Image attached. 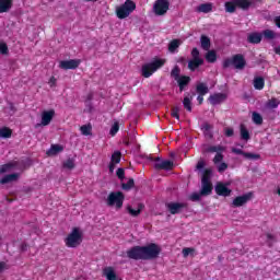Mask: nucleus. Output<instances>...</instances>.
<instances>
[{"label":"nucleus","mask_w":280,"mask_h":280,"mask_svg":"<svg viewBox=\"0 0 280 280\" xmlns=\"http://www.w3.org/2000/svg\"><path fill=\"white\" fill-rule=\"evenodd\" d=\"M116 176H117V178H119V180H124V178H126V170H124V168H118L117 171H116Z\"/></svg>","instance_id":"obj_49"},{"label":"nucleus","mask_w":280,"mask_h":280,"mask_svg":"<svg viewBox=\"0 0 280 280\" xmlns=\"http://www.w3.org/2000/svg\"><path fill=\"white\" fill-rule=\"evenodd\" d=\"M214 191L217 196H223L224 198L231 196V189L223 183H218L214 187Z\"/></svg>","instance_id":"obj_13"},{"label":"nucleus","mask_w":280,"mask_h":280,"mask_svg":"<svg viewBox=\"0 0 280 280\" xmlns=\"http://www.w3.org/2000/svg\"><path fill=\"white\" fill-rule=\"evenodd\" d=\"M178 47H180V39H173L168 44V51L174 54Z\"/></svg>","instance_id":"obj_33"},{"label":"nucleus","mask_w":280,"mask_h":280,"mask_svg":"<svg viewBox=\"0 0 280 280\" xmlns=\"http://www.w3.org/2000/svg\"><path fill=\"white\" fill-rule=\"evenodd\" d=\"M190 253H194V248H191V247H185L184 249H183V255H184V257H189V254Z\"/></svg>","instance_id":"obj_56"},{"label":"nucleus","mask_w":280,"mask_h":280,"mask_svg":"<svg viewBox=\"0 0 280 280\" xmlns=\"http://www.w3.org/2000/svg\"><path fill=\"white\" fill-rule=\"evenodd\" d=\"M203 152L210 153V154H213V152H217V154L213 158L214 165H218V163H222V161H224V154H222L224 152V147L220 144L207 147L203 150Z\"/></svg>","instance_id":"obj_8"},{"label":"nucleus","mask_w":280,"mask_h":280,"mask_svg":"<svg viewBox=\"0 0 280 280\" xmlns=\"http://www.w3.org/2000/svg\"><path fill=\"white\" fill-rule=\"evenodd\" d=\"M196 92L198 95H207V93H209V86H207L206 83H199L196 86Z\"/></svg>","instance_id":"obj_31"},{"label":"nucleus","mask_w":280,"mask_h":280,"mask_svg":"<svg viewBox=\"0 0 280 280\" xmlns=\"http://www.w3.org/2000/svg\"><path fill=\"white\" fill-rule=\"evenodd\" d=\"M132 187H135L133 178H129V180L127 183L121 184V189H124L125 191H130V189H132Z\"/></svg>","instance_id":"obj_41"},{"label":"nucleus","mask_w":280,"mask_h":280,"mask_svg":"<svg viewBox=\"0 0 280 280\" xmlns=\"http://www.w3.org/2000/svg\"><path fill=\"white\" fill-rule=\"evenodd\" d=\"M240 130H241V139L243 141H248L250 139V132L248 131L246 126L241 125Z\"/></svg>","instance_id":"obj_32"},{"label":"nucleus","mask_w":280,"mask_h":280,"mask_svg":"<svg viewBox=\"0 0 280 280\" xmlns=\"http://www.w3.org/2000/svg\"><path fill=\"white\" fill-rule=\"evenodd\" d=\"M211 174H213V171H211V168H206L203 171V174L201 177V189H200L201 196H211L213 194V184L211 183Z\"/></svg>","instance_id":"obj_3"},{"label":"nucleus","mask_w":280,"mask_h":280,"mask_svg":"<svg viewBox=\"0 0 280 280\" xmlns=\"http://www.w3.org/2000/svg\"><path fill=\"white\" fill-rule=\"evenodd\" d=\"M208 100L212 106H218V104H222L226 100V94L215 93L210 95Z\"/></svg>","instance_id":"obj_16"},{"label":"nucleus","mask_w":280,"mask_h":280,"mask_svg":"<svg viewBox=\"0 0 280 280\" xmlns=\"http://www.w3.org/2000/svg\"><path fill=\"white\" fill-rule=\"evenodd\" d=\"M197 170H203L205 168V161L200 160L197 165H196Z\"/></svg>","instance_id":"obj_59"},{"label":"nucleus","mask_w":280,"mask_h":280,"mask_svg":"<svg viewBox=\"0 0 280 280\" xmlns=\"http://www.w3.org/2000/svg\"><path fill=\"white\" fill-rule=\"evenodd\" d=\"M206 60L210 63L215 62L218 60V54L215 52V50H208V52L206 54Z\"/></svg>","instance_id":"obj_34"},{"label":"nucleus","mask_w":280,"mask_h":280,"mask_svg":"<svg viewBox=\"0 0 280 280\" xmlns=\"http://www.w3.org/2000/svg\"><path fill=\"white\" fill-rule=\"evenodd\" d=\"M166 209L171 215H176L183 213L185 209H189V203L187 202H168L166 203Z\"/></svg>","instance_id":"obj_10"},{"label":"nucleus","mask_w":280,"mask_h":280,"mask_svg":"<svg viewBox=\"0 0 280 280\" xmlns=\"http://www.w3.org/2000/svg\"><path fill=\"white\" fill-rule=\"evenodd\" d=\"M110 163H114V164H119L121 163V151H115L113 154H112V160H110Z\"/></svg>","instance_id":"obj_39"},{"label":"nucleus","mask_w":280,"mask_h":280,"mask_svg":"<svg viewBox=\"0 0 280 280\" xmlns=\"http://www.w3.org/2000/svg\"><path fill=\"white\" fill-rule=\"evenodd\" d=\"M80 244H82V232H80V228H73L65 238V245L67 248H78Z\"/></svg>","instance_id":"obj_6"},{"label":"nucleus","mask_w":280,"mask_h":280,"mask_svg":"<svg viewBox=\"0 0 280 280\" xmlns=\"http://www.w3.org/2000/svg\"><path fill=\"white\" fill-rule=\"evenodd\" d=\"M226 170H229V164H226V162H222L219 166H218V172L220 174H222V172H226Z\"/></svg>","instance_id":"obj_54"},{"label":"nucleus","mask_w":280,"mask_h":280,"mask_svg":"<svg viewBox=\"0 0 280 280\" xmlns=\"http://www.w3.org/2000/svg\"><path fill=\"white\" fill-rule=\"evenodd\" d=\"M55 115H56V110L54 109L44 110L42 113V126H49Z\"/></svg>","instance_id":"obj_14"},{"label":"nucleus","mask_w":280,"mask_h":280,"mask_svg":"<svg viewBox=\"0 0 280 280\" xmlns=\"http://www.w3.org/2000/svg\"><path fill=\"white\" fill-rule=\"evenodd\" d=\"M183 105H184V108L188 110V113H191V98H189L188 96H185L183 101Z\"/></svg>","instance_id":"obj_46"},{"label":"nucleus","mask_w":280,"mask_h":280,"mask_svg":"<svg viewBox=\"0 0 280 280\" xmlns=\"http://www.w3.org/2000/svg\"><path fill=\"white\" fill-rule=\"evenodd\" d=\"M252 120L256 124V126H261V124H264V117L257 112H253Z\"/></svg>","instance_id":"obj_36"},{"label":"nucleus","mask_w":280,"mask_h":280,"mask_svg":"<svg viewBox=\"0 0 280 280\" xmlns=\"http://www.w3.org/2000/svg\"><path fill=\"white\" fill-rule=\"evenodd\" d=\"M275 23H276V25L279 27V30H280V16H276L275 18Z\"/></svg>","instance_id":"obj_64"},{"label":"nucleus","mask_w":280,"mask_h":280,"mask_svg":"<svg viewBox=\"0 0 280 280\" xmlns=\"http://www.w3.org/2000/svg\"><path fill=\"white\" fill-rule=\"evenodd\" d=\"M165 66V59L155 58L149 63H144L141 68L142 78H152L159 69Z\"/></svg>","instance_id":"obj_2"},{"label":"nucleus","mask_w":280,"mask_h":280,"mask_svg":"<svg viewBox=\"0 0 280 280\" xmlns=\"http://www.w3.org/2000/svg\"><path fill=\"white\" fill-rule=\"evenodd\" d=\"M261 33L254 32L247 35V43H249L250 45H259V43H261Z\"/></svg>","instance_id":"obj_18"},{"label":"nucleus","mask_w":280,"mask_h":280,"mask_svg":"<svg viewBox=\"0 0 280 280\" xmlns=\"http://www.w3.org/2000/svg\"><path fill=\"white\" fill-rule=\"evenodd\" d=\"M8 51H9L8 44L0 43V54H2V56H7Z\"/></svg>","instance_id":"obj_52"},{"label":"nucleus","mask_w":280,"mask_h":280,"mask_svg":"<svg viewBox=\"0 0 280 280\" xmlns=\"http://www.w3.org/2000/svg\"><path fill=\"white\" fill-rule=\"evenodd\" d=\"M137 10V3L132 0H126L124 4L116 8L117 19L124 20L128 19L133 11Z\"/></svg>","instance_id":"obj_5"},{"label":"nucleus","mask_w":280,"mask_h":280,"mask_svg":"<svg viewBox=\"0 0 280 280\" xmlns=\"http://www.w3.org/2000/svg\"><path fill=\"white\" fill-rule=\"evenodd\" d=\"M200 43H201V48L205 51H209V49H211V38H209V36L201 35Z\"/></svg>","instance_id":"obj_26"},{"label":"nucleus","mask_w":280,"mask_h":280,"mask_svg":"<svg viewBox=\"0 0 280 280\" xmlns=\"http://www.w3.org/2000/svg\"><path fill=\"white\" fill-rule=\"evenodd\" d=\"M180 68L175 66L171 71V78H174L175 82L180 78Z\"/></svg>","instance_id":"obj_43"},{"label":"nucleus","mask_w":280,"mask_h":280,"mask_svg":"<svg viewBox=\"0 0 280 280\" xmlns=\"http://www.w3.org/2000/svg\"><path fill=\"white\" fill-rule=\"evenodd\" d=\"M60 152H65V147L61 144H51L50 149L46 152L48 156H56V154H60Z\"/></svg>","instance_id":"obj_21"},{"label":"nucleus","mask_w":280,"mask_h":280,"mask_svg":"<svg viewBox=\"0 0 280 280\" xmlns=\"http://www.w3.org/2000/svg\"><path fill=\"white\" fill-rule=\"evenodd\" d=\"M225 137H233L235 135V130L231 127H226L223 130Z\"/></svg>","instance_id":"obj_53"},{"label":"nucleus","mask_w":280,"mask_h":280,"mask_svg":"<svg viewBox=\"0 0 280 280\" xmlns=\"http://www.w3.org/2000/svg\"><path fill=\"white\" fill-rule=\"evenodd\" d=\"M15 180H19V173L8 174L0 179V185H8L10 183H15Z\"/></svg>","instance_id":"obj_19"},{"label":"nucleus","mask_w":280,"mask_h":280,"mask_svg":"<svg viewBox=\"0 0 280 280\" xmlns=\"http://www.w3.org/2000/svg\"><path fill=\"white\" fill-rule=\"evenodd\" d=\"M0 137L2 139H10V137H12V129L8 127L0 128Z\"/></svg>","instance_id":"obj_37"},{"label":"nucleus","mask_w":280,"mask_h":280,"mask_svg":"<svg viewBox=\"0 0 280 280\" xmlns=\"http://www.w3.org/2000/svg\"><path fill=\"white\" fill-rule=\"evenodd\" d=\"M201 65H205L203 59H191L188 61V69L190 71H196L198 67H201Z\"/></svg>","instance_id":"obj_25"},{"label":"nucleus","mask_w":280,"mask_h":280,"mask_svg":"<svg viewBox=\"0 0 280 280\" xmlns=\"http://www.w3.org/2000/svg\"><path fill=\"white\" fill-rule=\"evenodd\" d=\"M155 170H164L165 172H172L174 170V162L172 160H164L154 164Z\"/></svg>","instance_id":"obj_15"},{"label":"nucleus","mask_w":280,"mask_h":280,"mask_svg":"<svg viewBox=\"0 0 280 280\" xmlns=\"http://www.w3.org/2000/svg\"><path fill=\"white\" fill-rule=\"evenodd\" d=\"M232 152H233V154H238V155L244 156V158H245V154H246V152H244V150L237 149V148H233Z\"/></svg>","instance_id":"obj_55"},{"label":"nucleus","mask_w":280,"mask_h":280,"mask_svg":"<svg viewBox=\"0 0 280 280\" xmlns=\"http://www.w3.org/2000/svg\"><path fill=\"white\" fill-rule=\"evenodd\" d=\"M62 167H65V170H74L75 161L73 159H68L62 163Z\"/></svg>","instance_id":"obj_40"},{"label":"nucleus","mask_w":280,"mask_h":280,"mask_svg":"<svg viewBox=\"0 0 280 280\" xmlns=\"http://www.w3.org/2000/svg\"><path fill=\"white\" fill-rule=\"evenodd\" d=\"M103 277H105L107 280H117V273L115 272V268L105 267L103 269Z\"/></svg>","instance_id":"obj_22"},{"label":"nucleus","mask_w":280,"mask_h":280,"mask_svg":"<svg viewBox=\"0 0 280 280\" xmlns=\"http://www.w3.org/2000/svg\"><path fill=\"white\" fill-rule=\"evenodd\" d=\"M197 102H198L199 104H202V103L205 102V95L199 94L198 97H197Z\"/></svg>","instance_id":"obj_60"},{"label":"nucleus","mask_w":280,"mask_h":280,"mask_svg":"<svg viewBox=\"0 0 280 280\" xmlns=\"http://www.w3.org/2000/svg\"><path fill=\"white\" fill-rule=\"evenodd\" d=\"M82 60L80 59H69V60H61L59 62V68L63 69L65 71H69L70 69H78L80 67Z\"/></svg>","instance_id":"obj_11"},{"label":"nucleus","mask_w":280,"mask_h":280,"mask_svg":"<svg viewBox=\"0 0 280 280\" xmlns=\"http://www.w3.org/2000/svg\"><path fill=\"white\" fill-rule=\"evenodd\" d=\"M115 163H113V162H109V172H110V174H113V172H115Z\"/></svg>","instance_id":"obj_63"},{"label":"nucleus","mask_w":280,"mask_h":280,"mask_svg":"<svg viewBox=\"0 0 280 280\" xmlns=\"http://www.w3.org/2000/svg\"><path fill=\"white\" fill-rule=\"evenodd\" d=\"M191 57L192 60H202V58H200V50H198V48H192Z\"/></svg>","instance_id":"obj_50"},{"label":"nucleus","mask_w":280,"mask_h":280,"mask_svg":"<svg viewBox=\"0 0 280 280\" xmlns=\"http://www.w3.org/2000/svg\"><path fill=\"white\" fill-rule=\"evenodd\" d=\"M14 167H15V164L12 162L0 165V174H5V173L10 172L11 170H14Z\"/></svg>","instance_id":"obj_38"},{"label":"nucleus","mask_w":280,"mask_h":280,"mask_svg":"<svg viewBox=\"0 0 280 280\" xmlns=\"http://www.w3.org/2000/svg\"><path fill=\"white\" fill-rule=\"evenodd\" d=\"M127 211L129 214H131L132 218H139L141 215V211H143V205H138V209H133L132 207L128 206Z\"/></svg>","instance_id":"obj_27"},{"label":"nucleus","mask_w":280,"mask_h":280,"mask_svg":"<svg viewBox=\"0 0 280 280\" xmlns=\"http://www.w3.org/2000/svg\"><path fill=\"white\" fill-rule=\"evenodd\" d=\"M13 5H14V2L12 0H0V14L10 12Z\"/></svg>","instance_id":"obj_20"},{"label":"nucleus","mask_w":280,"mask_h":280,"mask_svg":"<svg viewBox=\"0 0 280 280\" xmlns=\"http://www.w3.org/2000/svg\"><path fill=\"white\" fill-rule=\"evenodd\" d=\"M201 130L203 131L205 137H207L208 139H213V132H211V130H213V125H210L209 122H203L201 125Z\"/></svg>","instance_id":"obj_23"},{"label":"nucleus","mask_w":280,"mask_h":280,"mask_svg":"<svg viewBox=\"0 0 280 280\" xmlns=\"http://www.w3.org/2000/svg\"><path fill=\"white\" fill-rule=\"evenodd\" d=\"M50 86H56V77H51L49 80Z\"/></svg>","instance_id":"obj_61"},{"label":"nucleus","mask_w":280,"mask_h":280,"mask_svg":"<svg viewBox=\"0 0 280 280\" xmlns=\"http://www.w3.org/2000/svg\"><path fill=\"white\" fill-rule=\"evenodd\" d=\"M119 132V121H115L109 130L110 137H115Z\"/></svg>","instance_id":"obj_44"},{"label":"nucleus","mask_w":280,"mask_h":280,"mask_svg":"<svg viewBox=\"0 0 280 280\" xmlns=\"http://www.w3.org/2000/svg\"><path fill=\"white\" fill-rule=\"evenodd\" d=\"M253 84L256 91H264V86H266V80L262 77H255Z\"/></svg>","instance_id":"obj_24"},{"label":"nucleus","mask_w":280,"mask_h":280,"mask_svg":"<svg viewBox=\"0 0 280 280\" xmlns=\"http://www.w3.org/2000/svg\"><path fill=\"white\" fill-rule=\"evenodd\" d=\"M260 34L265 40H275V38H277V33L272 30H265Z\"/></svg>","instance_id":"obj_29"},{"label":"nucleus","mask_w":280,"mask_h":280,"mask_svg":"<svg viewBox=\"0 0 280 280\" xmlns=\"http://www.w3.org/2000/svg\"><path fill=\"white\" fill-rule=\"evenodd\" d=\"M177 85L179 86V92L183 93L187 86H189V82H191V77L182 75L179 79L176 80Z\"/></svg>","instance_id":"obj_17"},{"label":"nucleus","mask_w":280,"mask_h":280,"mask_svg":"<svg viewBox=\"0 0 280 280\" xmlns=\"http://www.w3.org/2000/svg\"><path fill=\"white\" fill-rule=\"evenodd\" d=\"M9 108L12 110V113H16V106H14V103H10Z\"/></svg>","instance_id":"obj_62"},{"label":"nucleus","mask_w":280,"mask_h":280,"mask_svg":"<svg viewBox=\"0 0 280 280\" xmlns=\"http://www.w3.org/2000/svg\"><path fill=\"white\" fill-rule=\"evenodd\" d=\"M180 108L178 106H175L171 109V117H174V119L179 120L180 119Z\"/></svg>","instance_id":"obj_45"},{"label":"nucleus","mask_w":280,"mask_h":280,"mask_svg":"<svg viewBox=\"0 0 280 280\" xmlns=\"http://www.w3.org/2000/svg\"><path fill=\"white\" fill-rule=\"evenodd\" d=\"M222 67L223 69L234 67V69L242 71V69L246 67V58H244V55L242 54L233 55L232 58H226L223 60Z\"/></svg>","instance_id":"obj_4"},{"label":"nucleus","mask_w":280,"mask_h":280,"mask_svg":"<svg viewBox=\"0 0 280 280\" xmlns=\"http://www.w3.org/2000/svg\"><path fill=\"white\" fill-rule=\"evenodd\" d=\"M279 104H280V103H279V100L272 97V98H270V100L266 103V106H267V108L273 109V108H279Z\"/></svg>","instance_id":"obj_42"},{"label":"nucleus","mask_w":280,"mask_h":280,"mask_svg":"<svg viewBox=\"0 0 280 280\" xmlns=\"http://www.w3.org/2000/svg\"><path fill=\"white\" fill-rule=\"evenodd\" d=\"M124 200H126L124 192L112 191L107 197L106 205L107 207H116V209H121V207H124Z\"/></svg>","instance_id":"obj_7"},{"label":"nucleus","mask_w":280,"mask_h":280,"mask_svg":"<svg viewBox=\"0 0 280 280\" xmlns=\"http://www.w3.org/2000/svg\"><path fill=\"white\" fill-rule=\"evenodd\" d=\"M245 159H249L252 161H259V159H261V155H259L257 153L245 152Z\"/></svg>","instance_id":"obj_47"},{"label":"nucleus","mask_w":280,"mask_h":280,"mask_svg":"<svg viewBox=\"0 0 280 280\" xmlns=\"http://www.w3.org/2000/svg\"><path fill=\"white\" fill-rule=\"evenodd\" d=\"M267 240L269 247H272V242H275V235L267 233Z\"/></svg>","instance_id":"obj_57"},{"label":"nucleus","mask_w":280,"mask_h":280,"mask_svg":"<svg viewBox=\"0 0 280 280\" xmlns=\"http://www.w3.org/2000/svg\"><path fill=\"white\" fill-rule=\"evenodd\" d=\"M249 200H253L252 191L234 198L232 205L233 207H244V205H246V202H248Z\"/></svg>","instance_id":"obj_12"},{"label":"nucleus","mask_w":280,"mask_h":280,"mask_svg":"<svg viewBox=\"0 0 280 280\" xmlns=\"http://www.w3.org/2000/svg\"><path fill=\"white\" fill-rule=\"evenodd\" d=\"M170 10V0H155L153 12L155 16H165Z\"/></svg>","instance_id":"obj_9"},{"label":"nucleus","mask_w":280,"mask_h":280,"mask_svg":"<svg viewBox=\"0 0 280 280\" xmlns=\"http://www.w3.org/2000/svg\"><path fill=\"white\" fill-rule=\"evenodd\" d=\"M236 8H240L241 10H248L250 5H253V2L250 0H235Z\"/></svg>","instance_id":"obj_30"},{"label":"nucleus","mask_w":280,"mask_h":280,"mask_svg":"<svg viewBox=\"0 0 280 280\" xmlns=\"http://www.w3.org/2000/svg\"><path fill=\"white\" fill-rule=\"evenodd\" d=\"M200 198H202V195L200 192H192L189 197V200H191L192 202H198Z\"/></svg>","instance_id":"obj_51"},{"label":"nucleus","mask_w":280,"mask_h":280,"mask_svg":"<svg viewBox=\"0 0 280 280\" xmlns=\"http://www.w3.org/2000/svg\"><path fill=\"white\" fill-rule=\"evenodd\" d=\"M197 12H202L203 14H209V12H213V4L201 3L199 7H197Z\"/></svg>","instance_id":"obj_28"},{"label":"nucleus","mask_w":280,"mask_h":280,"mask_svg":"<svg viewBox=\"0 0 280 280\" xmlns=\"http://www.w3.org/2000/svg\"><path fill=\"white\" fill-rule=\"evenodd\" d=\"M235 10H237V4L235 3V0L225 2V12L233 14Z\"/></svg>","instance_id":"obj_35"},{"label":"nucleus","mask_w":280,"mask_h":280,"mask_svg":"<svg viewBox=\"0 0 280 280\" xmlns=\"http://www.w3.org/2000/svg\"><path fill=\"white\" fill-rule=\"evenodd\" d=\"M80 130L82 135H84L85 137H89V135H91L92 127L89 125H83L81 126Z\"/></svg>","instance_id":"obj_48"},{"label":"nucleus","mask_w":280,"mask_h":280,"mask_svg":"<svg viewBox=\"0 0 280 280\" xmlns=\"http://www.w3.org/2000/svg\"><path fill=\"white\" fill-rule=\"evenodd\" d=\"M126 254L128 259H133L135 261H150L161 255V247L156 243H150L145 246L136 245L130 247Z\"/></svg>","instance_id":"obj_1"},{"label":"nucleus","mask_w":280,"mask_h":280,"mask_svg":"<svg viewBox=\"0 0 280 280\" xmlns=\"http://www.w3.org/2000/svg\"><path fill=\"white\" fill-rule=\"evenodd\" d=\"M30 248V245L27 243H22L20 246V250L22 253H26V250Z\"/></svg>","instance_id":"obj_58"}]
</instances>
